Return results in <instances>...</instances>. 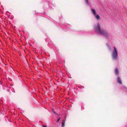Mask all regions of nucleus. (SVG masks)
Returning a JSON list of instances; mask_svg holds the SVG:
<instances>
[{"label":"nucleus","mask_w":127,"mask_h":127,"mask_svg":"<svg viewBox=\"0 0 127 127\" xmlns=\"http://www.w3.org/2000/svg\"><path fill=\"white\" fill-rule=\"evenodd\" d=\"M53 112H54V113L55 114H56V112H54V111H53Z\"/></svg>","instance_id":"obj_10"},{"label":"nucleus","mask_w":127,"mask_h":127,"mask_svg":"<svg viewBox=\"0 0 127 127\" xmlns=\"http://www.w3.org/2000/svg\"><path fill=\"white\" fill-rule=\"evenodd\" d=\"M88 0H86V2L87 3H88Z\"/></svg>","instance_id":"obj_9"},{"label":"nucleus","mask_w":127,"mask_h":127,"mask_svg":"<svg viewBox=\"0 0 127 127\" xmlns=\"http://www.w3.org/2000/svg\"><path fill=\"white\" fill-rule=\"evenodd\" d=\"M117 82L120 84H122V83L120 79V78L119 77H118L117 78Z\"/></svg>","instance_id":"obj_3"},{"label":"nucleus","mask_w":127,"mask_h":127,"mask_svg":"<svg viewBox=\"0 0 127 127\" xmlns=\"http://www.w3.org/2000/svg\"><path fill=\"white\" fill-rule=\"evenodd\" d=\"M64 121L63 120L62 121V127H64Z\"/></svg>","instance_id":"obj_7"},{"label":"nucleus","mask_w":127,"mask_h":127,"mask_svg":"<svg viewBox=\"0 0 127 127\" xmlns=\"http://www.w3.org/2000/svg\"><path fill=\"white\" fill-rule=\"evenodd\" d=\"M95 15V16L97 20H99L100 18V17L99 15L98 14L96 15H96Z\"/></svg>","instance_id":"obj_6"},{"label":"nucleus","mask_w":127,"mask_h":127,"mask_svg":"<svg viewBox=\"0 0 127 127\" xmlns=\"http://www.w3.org/2000/svg\"><path fill=\"white\" fill-rule=\"evenodd\" d=\"M114 51L112 52V59L115 60H117L118 56L117 51L116 48L115 47H114Z\"/></svg>","instance_id":"obj_2"},{"label":"nucleus","mask_w":127,"mask_h":127,"mask_svg":"<svg viewBox=\"0 0 127 127\" xmlns=\"http://www.w3.org/2000/svg\"><path fill=\"white\" fill-rule=\"evenodd\" d=\"M92 11L93 13V14L95 15L96 14V12L95 10L94 9H92Z\"/></svg>","instance_id":"obj_5"},{"label":"nucleus","mask_w":127,"mask_h":127,"mask_svg":"<svg viewBox=\"0 0 127 127\" xmlns=\"http://www.w3.org/2000/svg\"><path fill=\"white\" fill-rule=\"evenodd\" d=\"M115 74L116 75H119V70L118 68H116L115 71Z\"/></svg>","instance_id":"obj_4"},{"label":"nucleus","mask_w":127,"mask_h":127,"mask_svg":"<svg viewBox=\"0 0 127 127\" xmlns=\"http://www.w3.org/2000/svg\"><path fill=\"white\" fill-rule=\"evenodd\" d=\"M60 120V118H59L57 120V122H58Z\"/></svg>","instance_id":"obj_8"},{"label":"nucleus","mask_w":127,"mask_h":127,"mask_svg":"<svg viewBox=\"0 0 127 127\" xmlns=\"http://www.w3.org/2000/svg\"><path fill=\"white\" fill-rule=\"evenodd\" d=\"M43 127H47L46 126H43Z\"/></svg>","instance_id":"obj_11"},{"label":"nucleus","mask_w":127,"mask_h":127,"mask_svg":"<svg viewBox=\"0 0 127 127\" xmlns=\"http://www.w3.org/2000/svg\"><path fill=\"white\" fill-rule=\"evenodd\" d=\"M96 30L100 34H103L107 37H109L108 34L106 31L103 30L102 31L101 30L99 24H97V27L96 28Z\"/></svg>","instance_id":"obj_1"}]
</instances>
